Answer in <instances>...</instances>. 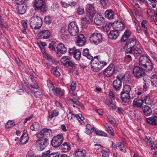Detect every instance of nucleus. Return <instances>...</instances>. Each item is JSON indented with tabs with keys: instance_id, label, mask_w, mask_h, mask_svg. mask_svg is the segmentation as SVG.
Wrapping results in <instances>:
<instances>
[{
	"instance_id": "f257e3e1",
	"label": "nucleus",
	"mask_w": 157,
	"mask_h": 157,
	"mask_svg": "<svg viewBox=\"0 0 157 157\" xmlns=\"http://www.w3.org/2000/svg\"><path fill=\"white\" fill-rule=\"evenodd\" d=\"M139 64L142 68L147 71L152 70L153 67L149 57L146 55H143L139 58Z\"/></svg>"
},
{
	"instance_id": "f03ea898",
	"label": "nucleus",
	"mask_w": 157,
	"mask_h": 157,
	"mask_svg": "<svg viewBox=\"0 0 157 157\" xmlns=\"http://www.w3.org/2000/svg\"><path fill=\"white\" fill-rule=\"evenodd\" d=\"M98 56H96L94 57L91 61L90 64L93 70L97 72L101 70L103 67L107 64V63L103 61L100 60L98 58Z\"/></svg>"
},
{
	"instance_id": "7ed1b4c3",
	"label": "nucleus",
	"mask_w": 157,
	"mask_h": 157,
	"mask_svg": "<svg viewBox=\"0 0 157 157\" xmlns=\"http://www.w3.org/2000/svg\"><path fill=\"white\" fill-rule=\"evenodd\" d=\"M42 21L41 18L36 16H33L31 19L30 26L34 29H38L41 26Z\"/></svg>"
},
{
	"instance_id": "20e7f679",
	"label": "nucleus",
	"mask_w": 157,
	"mask_h": 157,
	"mask_svg": "<svg viewBox=\"0 0 157 157\" xmlns=\"http://www.w3.org/2000/svg\"><path fill=\"white\" fill-rule=\"evenodd\" d=\"M48 142V139L47 138H40L36 141L35 145L38 150L42 151L47 147Z\"/></svg>"
},
{
	"instance_id": "39448f33",
	"label": "nucleus",
	"mask_w": 157,
	"mask_h": 157,
	"mask_svg": "<svg viewBox=\"0 0 157 157\" xmlns=\"http://www.w3.org/2000/svg\"><path fill=\"white\" fill-rule=\"evenodd\" d=\"M125 76L120 74L117 76L116 79L113 82V86L114 89L116 90H119L121 87L122 80L124 79Z\"/></svg>"
},
{
	"instance_id": "423d86ee",
	"label": "nucleus",
	"mask_w": 157,
	"mask_h": 157,
	"mask_svg": "<svg viewBox=\"0 0 157 157\" xmlns=\"http://www.w3.org/2000/svg\"><path fill=\"white\" fill-rule=\"evenodd\" d=\"M144 68H140L138 66L135 67L133 70V74L136 78H140L146 75Z\"/></svg>"
},
{
	"instance_id": "0eeeda50",
	"label": "nucleus",
	"mask_w": 157,
	"mask_h": 157,
	"mask_svg": "<svg viewBox=\"0 0 157 157\" xmlns=\"http://www.w3.org/2000/svg\"><path fill=\"white\" fill-rule=\"evenodd\" d=\"M68 30L72 36H75L78 34L79 29L75 22L72 21L69 24Z\"/></svg>"
},
{
	"instance_id": "6e6552de",
	"label": "nucleus",
	"mask_w": 157,
	"mask_h": 157,
	"mask_svg": "<svg viewBox=\"0 0 157 157\" xmlns=\"http://www.w3.org/2000/svg\"><path fill=\"white\" fill-rule=\"evenodd\" d=\"M102 40V35L99 33H95L91 34L90 40L91 43L98 44L101 42Z\"/></svg>"
},
{
	"instance_id": "1a4fd4ad",
	"label": "nucleus",
	"mask_w": 157,
	"mask_h": 157,
	"mask_svg": "<svg viewBox=\"0 0 157 157\" xmlns=\"http://www.w3.org/2000/svg\"><path fill=\"white\" fill-rule=\"evenodd\" d=\"M136 40L134 38H132L128 40L125 45V52L130 53L132 50L134 48L136 43Z\"/></svg>"
},
{
	"instance_id": "9d476101",
	"label": "nucleus",
	"mask_w": 157,
	"mask_h": 157,
	"mask_svg": "<svg viewBox=\"0 0 157 157\" xmlns=\"http://www.w3.org/2000/svg\"><path fill=\"white\" fill-rule=\"evenodd\" d=\"M63 138L62 135H57L52 138L51 143L52 145L54 147H57L61 145L63 143Z\"/></svg>"
},
{
	"instance_id": "9b49d317",
	"label": "nucleus",
	"mask_w": 157,
	"mask_h": 157,
	"mask_svg": "<svg viewBox=\"0 0 157 157\" xmlns=\"http://www.w3.org/2000/svg\"><path fill=\"white\" fill-rule=\"evenodd\" d=\"M115 72V67L112 64H110L104 70L103 74L107 77H111Z\"/></svg>"
},
{
	"instance_id": "f8f14e48",
	"label": "nucleus",
	"mask_w": 157,
	"mask_h": 157,
	"mask_svg": "<svg viewBox=\"0 0 157 157\" xmlns=\"http://www.w3.org/2000/svg\"><path fill=\"white\" fill-rule=\"evenodd\" d=\"M34 5L37 10L43 12H45L47 10L44 0H35Z\"/></svg>"
},
{
	"instance_id": "ddd939ff",
	"label": "nucleus",
	"mask_w": 157,
	"mask_h": 157,
	"mask_svg": "<svg viewBox=\"0 0 157 157\" xmlns=\"http://www.w3.org/2000/svg\"><path fill=\"white\" fill-rule=\"evenodd\" d=\"M62 64L66 67H76L77 65L74 63L70 61L67 56L63 57L60 60Z\"/></svg>"
},
{
	"instance_id": "4468645a",
	"label": "nucleus",
	"mask_w": 157,
	"mask_h": 157,
	"mask_svg": "<svg viewBox=\"0 0 157 157\" xmlns=\"http://www.w3.org/2000/svg\"><path fill=\"white\" fill-rule=\"evenodd\" d=\"M52 135V132L51 130L44 128L37 134V136L38 138H44V137H48L51 136Z\"/></svg>"
},
{
	"instance_id": "2eb2a0df",
	"label": "nucleus",
	"mask_w": 157,
	"mask_h": 157,
	"mask_svg": "<svg viewBox=\"0 0 157 157\" xmlns=\"http://www.w3.org/2000/svg\"><path fill=\"white\" fill-rule=\"evenodd\" d=\"M38 35L40 39H48L50 37L51 33L49 30H43L39 32Z\"/></svg>"
},
{
	"instance_id": "dca6fc26",
	"label": "nucleus",
	"mask_w": 157,
	"mask_h": 157,
	"mask_svg": "<svg viewBox=\"0 0 157 157\" xmlns=\"http://www.w3.org/2000/svg\"><path fill=\"white\" fill-rule=\"evenodd\" d=\"M31 87L30 90L32 93L34 94V95L36 97L39 98H41L42 97V93L37 91H34V90H37L38 87V86L37 84L35 85L31 84L30 86Z\"/></svg>"
},
{
	"instance_id": "f3484780",
	"label": "nucleus",
	"mask_w": 157,
	"mask_h": 157,
	"mask_svg": "<svg viewBox=\"0 0 157 157\" xmlns=\"http://www.w3.org/2000/svg\"><path fill=\"white\" fill-rule=\"evenodd\" d=\"M67 116L68 118L69 119H71L74 118L79 121H83L84 120V117L82 116L81 114L75 115L71 112H69V113L67 114Z\"/></svg>"
},
{
	"instance_id": "a211bd4d",
	"label": "nucleus",
	"mask_w": 157,
	"mask_h": 157,
	"mask_svg": "<svg viewBox=\"0 0 157 157\" xmlns=\"http://www.w3.org/2000/svg\"><path fill=\"white\" fill-rule=\"evenodd\" d=\"M121 99L122 102L127 103L131 99H133V97H130L129 93L121 92Z\"/></svg>"
},
{
	"instance_id": "6ab92c4d",
	"label": "nucleus",
	"mask_w": 157,
	"mask_h": 157,
	"mask_svg": "<svg viewBox=\"0 0 157 157\" xmlns=\"http://www.w3.org/2000/svg\"><path fill=\"white\" fill-rule=\"evenodd\" d=\"M86 39L84 35L82 34L78 36L76 40V44L79 46H82L85 43Z\"/></svg>"
},
{
	"instance_id": "aec40b11",
	"label": "nucleus",
	"mask_w": 157,
	"mask_h": 157,
	"mask_svg": "<svg viewBox=\"0 0 157 157\" xmlns=\"http://www.w3.org/2000/svg\"><path fill=\"white\" fill-rule=\"evenodd\" d=\"M113 27L114 29L118 32L122 30L124 28V24L120 21H118L116 23L113 24Z\"/></svg>"
},
{
	"instance_id": "412c9836",
	"label": "nucleus",
	"mask_w": 157,
	"mask_h": 157,
	"mask_svg": "<svg viewBox=\"0 0 157 157\" xmlns=\"http://www.w3.org/2000/svg\"><path fill=\"white\" fill-rule=\"evenodd\" d=\"M94 22L96 25H102L104 22V18L100 15H97L94 19Z\"/></svg>"
},
{
	"instance_id": "4be33fe9",
	"label": "nucleus",
	"mask_w": 157,
	"mask_h": 157,
	"mask_svg": "<svg viewBox=\"0 0 157 157\" xmlns=\"http://www.w3.org/2000/svg\"><path fill=\"white\" fill-rule=\"evenodd\" d=\"M94 15V14H93L92 13H86V15L82 19V21L84 22L85 24L91 22L92 21L93 17Z\"/></svg>"
},
{
	"instance_id": "5701e85b",
	"label": "nucleus",
	"mask_w": 157,
	"mask_h": 157,
	"mask_svg": "<svg viewBox=\"0 0 157 157\" xmlns=\"http://www.w3.org/2000/svg\"><path fill=\"white\" fill-rule=\"evenodd\" d=\"M56 49L58 52H59L62 54H65L67 51V48L62 43L58 44L57 46Z\"/></svg>"
},
{
	"instance_id": "b1692460",
	"label": "nucleus",
	"mask_w": 157,
	"mask_h": 157,
	"mask_svg": "<svg viewBox=\"0 0 157 157\" xmlns=\"http://www.w3.org/2000/svg\"><path fill=\"white\" fill-rule=\"evenodd\" d=\"M119 32L114 29L110 32L108 36L110 39L114 40L116 39L119 36Z\"/></svg>"
},
{
	"instance_id": "393cba45",
	"label": "nucleus",
	"mask_w": 157,
	"mask_h": 157,
	"mask_svg": "<svg viewBox=\"0 0 157 157\" xmlns=\"http://www.w3.org/2000/svg\"><path fill=\"white\" fill-rule=\"evenodd\" d=\"M86 153V151L85 150L78 149L75 153L74 157H85Z\"/></svg>"
},
{
	"instance_id": "a878e982",
	"label": "nucleus",
	"mask_w": 157,
	"mask_h": 157,
	"mask_svg": "<svg viewBox=\"0 0 157 157\" xmlns=\"http://www.w3.org/2000/svg\"><path fill=\"white\" fill-rule=\"evenodd\" d=\"M144 102L143 100L140 99H137L135 98L133 101V106H136L138 107H141Z\"/></svg>"
},
{
	"instance_id": "bb28decb",
	"label": "nucleus",
	"mask_w": 157,
	"mask_h": 157,
	"mask_svg": "<svg viewBox=\"0 0 157 157\" xmlns=\"http://www.w3.org/2000/svg\"><path fill=\"white\" fill-rule=\"evenodd\" d=\"M86 10L87 13H92L93 14H96L94 12L95 10L93 4H88L86 5Z\"/></svg>"
},
{
	"instance_id": "cd10ccee",
	"label": "nucleus",
	"mask_w": 157,
	"mask_h": 157,
	"mask_svg": "<svg viewBox=\"0 0 157 157\" xmlns=\"http://www.w3.org/2000/svg\"><path fill=\"white\" fill-rule=\"evenodd\" d=\"M131 52L135 57L138 56L142 53V50L138 47L134 48L132 50Z\"/></svg>"
},
{
	"instance_id": "c85d7f7f",
	"label": "nucleus",
	"mask_w": 157,
	"mask_h": 157,
	"mask_svg": "<svg viewBox=\"0 0 157 157\" xmlns=\"http://www.w3.org/2000/svg\"><path fill=\"white\" fill-rule=\"evenodd\" d=\"M142 110L146 116H149L151 113V108L145 105L142 107Z\"/></svg>"
},
{
	"instance_id": "c756f323",
	"label": "nucleus",
	"mask_w": 157,
	"mask_h": 157,
	"mask_svg": "<svg viewBox=\"0 0 157 157\" xmlns=\"http://www.w3.org/2000/svg\"><path fill=\"white\" fill-rule=\"evenodd\" d=\"M155 117H151L146 119L147 122L153 125H156L157 124V120L155 119Z\"/></svg>"
},
{
	"instance_id": "7c9ffc66",
	"label": "nucleus",
	"mask_w": 157,
	"mask_h": 157,
	"mask_svg": "<svg viewBox=\"0 0 157 157\" xmlns=\"http://www.w3.org/2000/svg\"><path fill=\"white\" fill-rule=\"evenodd\" d=\"M29 138L27 134L24 132L21 137L20 140V143L22 144H25L28 141Z\"/></svg>"
},
{
	"instance_id": "2f4dec72",
	"label": "nucleus",
	"mask_w": 157,
	"mask_h": 157,
	"mask_svg": "<svg viewBox=\"0 0 157 157\" xmlns=\"http://www.w3.org/2000/svg\"><path fill=\"white\" fill-rule=\"evenodd\" d=\"M105 17L108 19H112L113 18V13L111 10H108L105 12Z\"/></svg>"
},
{
	"instance_id": "473e14b6",
	"label": "nucleus",
	"mask_w": 157,
	"mask_h": 157,
	"mask_svg": "<svg viewBox=\"0 0 157 157\" xmlns=\"http://www.w3.org/2000/svg\"><path fill=\"white\" fill-rule=\"evenodd\" d=\"M131 33L128 30H126L121 39V42H124L130 37Z\"/></svg>"
},
{
	"instance_id": "72a5a7b5",
	"label": "nucleus",
	"mask_w": 157,
	"mask_h": 157,
	"mask_svg": "<svg viewBox=\"0 0 157 157\" xmlns=\"http://www.w3.org/2000/svg\"><path fill=\"white\" fill-rule=\"evenodd\" d=\"M61 149L62 151L63 152H67L71 149V147L69 144L67 143L64 142L61 147Z\"/></svg>"
},
{
	"instance_id": "f704fd0d",
	"label": "nucleus",
	"mask_w": 157,
	"mask_h": 157,
	"mask_svg": "<svg viewBox=\"0 0 157 157\" xmlns=\"http://www.w3.org/2000/svg\"><path fill=\"white\" fill-rule=\"evenodd\" d=\"M131 116L135 119L139 120L140 118V113L139 112H135V111H131Z\"/></svg>"
},
{
	"instance_id": "c9c22d12",
	"label": "nucleus",
	"mask_w": 157,
	"mask_h": 157,
	"mask_svg": "<svg viewBox=\"0 0 157 157\" xmlns=\"http://www.w3.org/2000/svg\"><path fill=\"white\" fill-rule=\"evenodd\" d=\"M17 6L18 13L21 14H24L26 11L25 7H24L23 4H19Z\"/></svg>"
},
{
	"instance_id": "e433bc0d",
	"label": "nucleus",
	"mask_w": 157,
	"mask_h": 157,
	"mask_svg": "<svg viewBox=\"0 0 157 157\" xmlns=\"http://www.w3.org/2000/svg\"><path fill=\"white\" fill-rule=\"evenodd\" d=\"M95 128L94 127H92L90 124H86V133L88 135H90L94 131Z\"/></svg>"
},
{
	"instance_id": "4c0bfd02",
	"label": "nucleus",
	"mask_w": 157,
	"mask_h": 157,
	"mask_svg": "<svg viewBox=\"0 0 157 157\" xmlns=\"http://www.w3.org/2000/svg\"><path fill=\"white\" fill-rule=\"evenodd\" d=\"M40 128V124L37 122H35L30 126V128L32 131H37Z\"/></svg>"
},
{
	"instance_id": "58836bf2",
	"label": "nucleus",
	"mask_w": 157,
	"mask_h": 157,
	"mask_svg": "<svg viewBox=\"0 0 157 157\" xmlns=\"http://www.w3.org/2000/svg\"><path fill=\"white\" fill-rule=\"evenodd\" d=\"M151 82L152 86L155 87H157V75H154L152 76Z\"/></svg>"
},
{
	"instance_id": "ea45409f",
	"label": "nucleus",
	"mask_w": 157,
	"mask_h": 157,
	"mask_svg": "<svg viewBox=\"0 0 157 157\" xmlns=\"http://www.w3.org/2000/svg\"><path fill=\"white\" fill-rule=\"evenodd\" d=\"M89 50L88 48L84 49L83 51V55L89 59H92L93 57L89 54Z\"/></svg>"
},
{
	"instance_id": "a19ab883",
	"label": "nucleus",
	"mask_w": 157,
	"mask_h": 157,
	"mask_svg": "<svg viewBox=\"0 0 157 157\" xmlns=\"http://www.w3.org/2000/svg\"><path fill=\"white\" fill-rule=\"evenodd\" d=\"M117 145L121 151L125 152H126V148L124 144L121 142H118L117 143Z\"/></svg>"
},
{
	"instance_id": "79ce46f5",
	"label": "nucleus",
	"mask_w": 157,
	"mask_h": 157,
	"mask_svg": "<svg viewBox=\"0 0 157 157\" xmlns=\"http://www.w3.org/2000/svg\"><path fill=\"white\" fill-rule=\"evenodd\" d=\"M113 100H110L109 99H107L106 100V103L108 106H110L111 108V109L115 110L116 109V106L115 105L112 104V101Z\"/></svg>"
},
{
	"instance_id": "37998d69",
	"label": "nucleus",
	"mask_w": 157,
	"mask_h": 157,
	"mask_svg": "<svg viewBox=\"0 0 157 157\" xmlns=\"http://www.w3.org/2000/svg\"><path fill=\"white\" fill-rule=\"evenodd\" d=\"M15 123L12 121L9 120L5 125L6 128L8 129L15 125Z\"/></svg>"
},
{
	"instance_id": "c03bdc74",
	"label": "nucleus",
	"mask_w": 157,
	"mask_h": 157,
	"mask_svg": "<svg viewBox=\"0 0 157 157\" xmlns=\"http://www.w3.org/2000/svg\"><path fill=\"white\" fill-rule=\"evenodd\" d=\"M105 127L106 128V131L109 134L112 136H114V134L113 130L111 127L108 125H105Z\"/></svg>"
},
{
	"instance_id": "a18cd8bd",
	"label": "nucleus",
	"mask_w": 157,
	"mask_h": 157,
	"mask_svg": "<svg viewBox=\"0 0 157 157\" xmlns=\"http://www.w3.org/2000/svg\"><path fill=\"white\" fill-rule=\"evenodd\" d=\"M75 58L77 60L80 59L81 56V53L77 49L76 52L73 55Z\"/></svg>"
},
{
	"instance_id": "49530a36",
	"label": "nucleus",
	"mask_w": 157,
	"mask_h": 157,
	"mask_svg": "<svg viewBox=\"0 0 157 157\" xmlns=\"http://www.w3.org/2000/svg\"><path fill=\"white\" fill-rule=\"evenodd\" d=\"M144 102L146 104L149 105L151 104L152 101L151 99L150 96L148 95L146 96L143 100Z\"/></svg>"
},
{
	"instance_id": "de8ad7c7",
	"label": "nucleus",
	"mask_w": 157,
	"mask_h": 157,
	"mask_svg": "<svg viewBox=\"0 0 157 157\" xmlns=\"http://www.w3.org/2000/svg\"><path fill=\"white\" fill-rule=\"evenodd\" d=\"M59 115V112L56 110H54L52 113L51 115L48 116V117L52 119L53 117L57 116Z\"/></svg>"
},
{
	"instance_id": "09e8293b",
	"label": "nucleus",
	"mask_w": 157,
	"mask_h": 157,
	"mask_svg": "<svg viewBox=\"0 0 157 157\" xmlns=\"http://www.w3.org/2000/svg\"><path fill=\"white\" fill-rule=\"evenodd\" d=\"M131 90L130 87L128 85H125L123 87V91L122 92L129 93Z\"/></svg>"
},
{
	"instance_id": "8fccbe9b",
	"label": "nucleus",
	"mask_w": 157,
	"mask_h": 157,
	"mask_svg": "<svg viewBox=\"0 0 157 157\" xmlns=\"http://www.w3.org/2000/svg\"><path fill=\"white\" fill-rule=\"evenodd\" d=\"M112 26L111 23H107L105 26L103 28L104 30L106 32L109 31Z\"/></svg>"
},
{
	"instance_id": "3c124183",
	"label": "nucleus",
	"mask_w": 157,
	"mask_h": 157,
	"mask_svg": "<svg viewBox=\"0 0 157 157\" xmlns=\"http://www.w3.org/2000/svg\"><path fill=\"white\" fill-rule=\"evenodd\" d=\"M126 52V56L125 58L126 59H128L130 61L132 60V58L133 56V54L132 53L130 52L127 53Z\"/></svg>"
},
{
	"instance_id": "603ef678",
	"label": "nucleus",
	"mask_w": 157,
	"mask_h": 157,
	"mask_svg": "<svg viewBox=\"0 0 157 157\" xmlns=\"http://www.w3.org/2000/svg\"><path fill=\"white\" fill-rule=\"evenodd\" d=\"M95 132L96 134L98 136H105L107 135L106 133L101 131H96L95 130Z\"/></svg>"
},
{
	"instance_id": "864d4df0",
	"label": "nucleus",
	"mask_w": 157,
	"mask_h": 157,
	"mask_svg": "<svg viewBox=\"0 0 157 157\" xmlns=\"http://www.w3.org/2000/svg\"><path fill=\"white\" fill-rule=\"evenodd\" d=\"M107 119L109 122L110 123L113 125H115L116 124L115 121L114 119L111 116H107Z\"/></svg>"
},
{
	"instance_id": "5fc2aeb1",
	"label": "nucleus",
	"mask_w": 157,
	"mask_h": 157,
	"mask_svg": "<svg viewBox=\"0 0 157 157\" xmlns=\"http://www.w3.org/2000/svg\"><path fill=\"white\" fill-rule=\"evenodd\" d=\"M72 96L73 99H71V100L72 102H73L74 103H75L76 102H77L79 99V97L75 94H73Z\"/></svg>"
},
{
	"instance_id": "6e6d98bb",
	"label": "nucleus",
	"mask_w": 157,
	"mask_h": 157,
	"mask_svg": "<svg viewBox=\"0 0 157 157\" xmlns=\"http://www.w3.org/2000/svg\"><path fill=\"white\" fill-rule=\"evenodd\" d=\"M44 21L46 24H50L51 22L50 17L49 16H46L44 18Z\"/></svg>"
},
{
	"instance_id": "4d7b16f0",
	"label": "nucleus",
	"mask_w": 157,
	"mask_h": 157,
	"mask_svg": "<svg viewBox=\"0 0 157 157\" xmlns=\"http://www.w3.org/2000/svg\"><path fill=\"white\" fill-rule=\"evenodd\" d=\"M61 36L63 39L64 38H66L65 37L67 36V34L66 33V31L64 29H63L61 30Z\"/></svg>"
},
{
	"instance_id": "13d9d810",
	"label": "nucleus",
	"mask_w": 157,
	"mask_h": 157,
	"mask_svg": "<svg viewBox=\"0 0 157 157\" xmlns=\"http://www.w3.org/2000/svg\"><path fill=\"white\" fill-rule=\"evenodd\" d=\"M53 92L54 94H58L60 96H62L63 95V93L61 92L59 88H56L54 90V92Z\"/></svg>"
},
{
	"instance_id": "bf43d9fd",
	"label": "nucleus",
	"mask_w": 157,
	"mask_h": 157,
	"mask_svg": "<svg viewBox=\"0 0 157 157\" xmlns=\"http://www.w3.org/2000/svg\"><path fill=\"white\" fill-rule=\"evenodd\" d=\"M77 12L79 15H82L84 13V9L83 8L79 7L77 9Z\"/></svg>"
},
{
	"instance_id": "052dcab7",
	"label": "nucleus",
	"mask_w": 157,
	"mask_h": 157,
	"mask_svg": "<svg viewBox=\"0 0 157 157\" xmlns=\"http://www.w3.org/2000/svg\"><path fill=\"white\" fill-rule=\"evenodd\" d=\"M47 84L48 86L50 92L51 91L52 92H54V87L52 84L51 83L50 81H49V82L47 81Z\"/></svg>"
},
{
	"instance_id": "680f3d73",
	"label": "nucleus",
	"mask_w": 157,
	"mask_h": 157,
	"mask_svg": "<svg viewBox=\"0 0 157 157\" xmlns=\"http://www.w3.org/2000/svg\"><path fill=\"white\" fill-rule=\"evenodd\" d=\"M27 157H37L35 155L33 151L31 150H29L28 151Z\"/></svg>"
},
{
	"instance_id": "e2e57ef3",
	"label": "nucleus",
	"mask_w": 157,
	"mask_h": 157,
	"mask_svg": "<svg viewBox=\"0 0 157 157\" xmlns=\"http://www.w3.org/2000/svg\"><path fill=\"white\" fill-rule=\"evenodd\" d=\"M147 21L146 20H143L141 23V25L143 28L144 29V31L145 33H147V29L145 25V24L146 23Z\"/></svg>"
},
{
	"instance_id": "0e129e2a",
	"label": "nucleus",
	"mask_w": 157,
	"mask_h": 157,
	"mask_svg": "<svg viewBox=\"0 0 157 157\" xmlns=\"http://www.w3.org/2000/svg\"><path fill=\"white\" fill-rule=\"evenodd\" d=\"M52 72L54 75L56 76H59L60 75V73L57 71L55 68H54L52 69Z\"/></svg>"
},
{
	"instance_id": "69168bd1",
	"label": "nucleus",
	"mask_w": 157,
	"mask_h": 157,
	"mask_svg": "<svg viewBox=\"0 0 157 157\" xmlns=\"http://www.w3.org/2000/svg\"><path fill=\"white\" fill-rule=\"evenodd\" d=\"M59 152H53L50 154L48 157H59Z\"/></svg>"
},
{
	"instance_id": "338daca9",
	"label": "nucleus",
	"mask_w": 157,
	"mask_h": 157,
	"mask_svg": "<svg viewBox=\"0 0 157 157\" xmlns=\"http://www.w3.org/2000/svg\"><path fill=\"white\" fill-rule=\"evenodd\" d=\"M109 98L111 100H114L116 97L115 94H113L112 91H110L109 93Z\"/></svg>"
},
{
	"instance_id": "774afa93",
	"label": "nucleus",
	"mask_w": 157,
	"mask_h": 157,
	"mask_svg": "<svg viewBox=\"0 0 157 157\" xmlns=\"http://www.w3.org/2000/svg\"><path fill=\"white\" fill-rule=\"evenodd\" d=\"M102 153L104 157H109V153L107 151H102Z\"/></svg>"
}]
</instances>
